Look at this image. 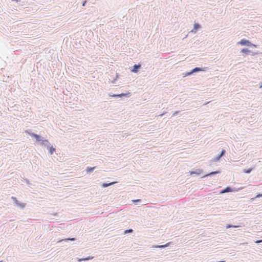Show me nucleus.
Listing matches in <instances>:
<instances>
[{
	"mask_svg": "<svg viewBox=\"0 0 262 262\" xmlns=\"http://www.w3.org/2000/svg\"><path fill=\"white\" fill-rule=\"evenodd\" d=\"M239 43L242 45L249 46L250 45V42L247 40L242 39L239 42Z\"/></svg>",
	"mask_w": 262,
	"mask_h": 262,
	"instance_id": "nucleus-1",
	"label": "nucleus"
},
{
	"mask_svg": "<svg viewBox=\"0 0 262 262\" xmlns=\"http://www.w3.org/2000/svg\"><path fill=\"white\" fill-rule=\"evenodd\" d=\"M31 135V136L35 137L37 141H42V139L40 136L35 134H32Z\"/></svg>",
	"mask_w": 262,
	"mask_h": 262,
	"instance_id": "nucleus-2",
	"label": "nucleus"
},
{
	"mask_svg": "<svg viewBox=\"0 0 262 262\" xmlns=\"http://www.w3.org/2000/svg\"><path fill=\"white\" fill-rule=\"evenodd\" d=\"M231 191H232L231 189L230 188H229V187H227L226 189H225L224 190H222L221 193H224L231 192Z\"/></svg>",
	"mask_w": 262,
	"mask_h": 262,
	"instance_id": "nucleus-3",
	"label": "nucleus"
},
{
	"mask_svg": "<svg viewBox=\"0 0 262 262\" xmlns=\"http://www.w3.org/2000/svg\"><path fill=\"white\" fill-rule=\"evenodd\" d=\"M93 258V257H88L86 258H80V259H79L78 260L79 261H83V260H90V259H92Z\"/></svg>",
	"mask_w": 262,
	"mask_h": 262,
	"instance_id": "nucleus-4",
	"label": "nucleus"
},
{
	"mask_svg": "<svg viewBox=\"0 0 262 262\" xmlns=\"http://www.w3.org/2000/svg\"><path fill=\"white\" fill-rule=\"evenodd\" d=\"M225 150H223L222 151L221 154L220 155V156H219L217 157H216V161L219 160L221 158V157L223 156V155L225 154Z\"/></svg>",
	"mask_w": 262,
	"mask_h": 262,
	"instance_id": "nucleus-5",
	"label": "nucleus"
},
{
	"mask_svg": "<svg viewBox=\"0 0 262 262\" xmlns=\"http://www.w3.org/2000/svg\"><path fill=\"white\" fill-rule=\"evenodd\" d=\"M140 67V65H135L134 66V69L132 70V72H136L137 71V69Z\"/></svg>",
	"mask_w": 262,
	"mask_h": 262,
	"instance_id": "nucleus-6",
	"label": "nucleus"
},
{
	"mask_svg": "<svg viewBox=\"0 0 262 262\" xmlns=\"http://www.w3.org/2000/svg\"><path fill=\"white\" fill-rule=\"evenodd\" d=\"M55 149L52 146L50 147L49 148V152H50L51 154H52L55 151Z\"/></svg>",
	"mask_w": 262,
	"mask_h": 262,
	"instance_id": "nucleus-7",
	"label": "nucleus"
},
{
	"mask_svg": "<svg viewBox=\"0 0 262 262\" xmlns=\"http://www.w3.org/2000/svg\"><path fill=\"white\" fill-rule=\"evenodd\" d=\"M125 94H118V95H112L113 97H122L123 96H125Z\"/></svg>",
	"mask_w": 262,
	"mask_h": 262,
	"instance_id": "nucleus-8",
	"label": "nucleus"
},
{
	"mask_svg": "<svg viewBox=\"0 0 262 262\" xmlns=\"http://www.w3.org/2000/svg\"><path fill=\"white\" fill-rule=\"evenodd\" d=\"M200 27V26L198 24H195L194 25V29L196 30Z\"/></svg>",
	"mask_w": 262,
	"mask_h": 262,
	"instance_id": "nucleus-9",
	"label": "nucleus"
},
{
	"mask_svg": "<svg viewBox=\"0 0 262 262\" xmlns=\"http://www.w3.org/2000/svg\"><path fill=\"white\" fill-rule=\"evenodd\" d=\"M252 168H249V169H247V170H244V172L245 173H250L252 171Z\"/></svg>",
	"mask_w": 262,
	"mask_h": 262,
	"instance_id": "nucleus-10",
	"label": "nucleus"
},
{
	"mask_svg": "<svg viewBox=\"0 0 262 262\" xmlns=\"http://www.w3.org/2000/svg\"><path fill=\"white\" fill-rule=\"evenodd\" d=\"M239 227V226H232V225H228L226 226V228H231V227L237 228V227Z\"/></svg>",
	"mask_w": 262,
	"mask_h": 262,
	"instance_id": "nucleus-11",
	"label": "nucleus"
},
{
	"mask_svg": "<svg viewBox=\"0 0 262 262\" xmlns=\"http://www.w3.org/2000/svg\"><path fill=\"white\" fill-rule=\"evenodd\" d=\"M218 173H219V171L211 172L210 173H209L208 174H206L205 176H209V175H212V174Z\"/></svg>",
	"mask_w": 262,
	"mask_h": 262,
	"instance_id": "nucleus-12",
	"label": "nucleus"
},
{
	"mask_svg": "<svg viewBox=\"0 0 262 262\" xmlns=\"http://www.w3.org/2000/svg\"><path fill=\"white\" fill-rule=\"evenodd\" d=\"M114 183H115V182H112V183H109V184H103V186L104 187H107V186H110V185L114 184Z\"/></svg>",
	"mask_w": 262,
	"mask_h": 262,
	"instance_id": "nucleus-13",
	"label": "nucleus"
},
{
	"mask_svg": "<svg viewBox=\"0 0 262 262\" xmlns=\"http://www.w3.org/2000/svg\"><path fill=\"white\" fill-rule=\"evenodd\" d=\"M94 168L95 167H88L87 168L88 172H91L94 169Z\"/></svg>",
	"mask_w": 262,
	"mask_h": 262,
	"instance_id": "nucleus-14",
	"label": "nucleus"
},
{
	"mask_svg": "<svg viewBox=\"0 0 262 262\" xmlns=\"http://www.w3.org/2000/svg\"><path fill=\"white\" fill-rule=\"evenodd\" d=\"M133 232V230L132 229H129V230H126L124 231V233L126 234V233H130V232Z\"/></svg>",
	"mask_w": 262,
	"mask_h": 262,
	"instance_id": "nucleus-15",
	"label": "nucleus"
},
{
	"mask_svg": "<svg viewBox=\"0 0 262 262\" xmlns=\"http://www.w3.org/2000/svg\"><path fill=\"white\" fill-rule=\"evenodd\" d=\"M242 51L244 53H247L249 52V51L247 49H244L242 50Z\"/></svg>",
	"mask_w": 262,
	"mask_h": 262,
	"instance_id": "nucleus-16",
	"label": "nucleus"
},
{
	"mask_svg": "<svg viewBox=\"0 0 262 262\" xmlns=\"http://www.w3.org/2000/svg\"><path fill=\"white\" fill-rule=\"evenodd\" d=\"M199 70H200V69H199V68H195V69L193 70V71H199Z\"/></svg>",
	"mask_w": 262,
	"mask_h": 262,
	"instance_id": "nucleus-17",
	"label": "nucleus"
},
{
	"mask_svg": "<svg viewBox=\"0 0 262 262\" xmlns=\"http://www.w3.org/2000/svg\"><path fill=\"white\" fill-rule=\"evenodd\" d=\"M262 196V194H257L256 196V198H259V197H261Z\"/></svg>",
	"mask_w": 262,
	"mask_h": 262,
	"instance_id": "nucleus-18",
	"label": "nucleus"
},
{
	"mask_svg": "<svg viewBox=\"0 0 262 262\" xmlns=\"http://www.w3.org/2000/svg\"><path fill=\"white\" fill-rule=\"evenodd\" d=\"M66 240H70V241H74V238H68V239H66Z\"/></svg>",
	"mask_w": 262,
	"mask_h": 262,
	"instance_id": "nucleus-19",
	"label": "nucleus"
},
{
	"mask_svg": "<svg viewBox=\"0 0 262 262\" xmlns=\"http://www.w3.org/2000/svg\"><path fill=\"white\" fill-rule=\"evenodd\" d=\"M261 242H262V240L256 241V243H261Z\"/></svg>",
	"mask_w": 262,
	"mask_h": 262,
	"instance_id": "nucleus-20",
	"label": "nucleus"
},
{
	"mask_svg": "<svg viewBox=\"0 0 262 262\" xmlns=\"http://www.w3.org/2000/svg\"><path fill=\"white\" fill-rule=\"evenodd\" d=\"M85 3H86V1H84V3H83V4H82V6H84V5H85Z\"/></svg>",
	"mask_w": 262,
	"mask_h": 262,
	"instance_id": "nucleus-21",
	"label": "nucleus"
},
{
	"mask_svg": "<svg viewBox=\"0 0 262 262\" xmlns=\"http://www.w3.org/2000/svg\"><path fill=\"white\" fill-rule=\"evenodd\" d=\"M12 1H18V0H12Z\"/></svg>",
	"mask_w": 262,
	"mask_h": 262,
	"instance_id": "nucleus-22",
	"label": "nucleus"
},
{
	"mask_svg": "<svg viewBox=\"0 0 262 262\" xmlns=\"http://www.w3.org/2000/svg\"><path fill=\"white\" fill-rule=\"evenodd\" d=\"M164 247V246H159V247Z\"/></svg>",
	"mask_w": 262,
	"mask_h": 262,
	"instance_id": "nucleus-23",
	"label": "nucleus"
}]
</instances>
